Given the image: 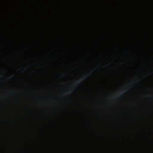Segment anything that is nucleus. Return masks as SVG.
Wrapping results in <instances>:
<instances>
[{"label": "nucleus", "mask_w": 153, "mask_h": 153, "mask_svg": "<svg viewBox=\"0 0 153 153\" xmlns=\"http://www.w3.org/2000/svg\"><path fill=\"white\" fill-rule=\"evenodd\" d=\"M80 84V83H78L77 84V85H79V84Z\"/></svg>", "instance_id": "nucleus-9"}, {"label": "nucleus", "mask_w": 153, "mask_h": 153, "mask_svg": "<svg viewBox=\"0 0 153 153\" xmlns=\"http://www.w3.org/2000/svg\"><path fill=\"white\" fill-rule=\"evenodd\" d=\"M121 25L122 30H124L125 28L126 21V14L127 10V7L125 6H121L120 8Z\"/></svg>", "instance_id": "nucleus-2"}, {"label": "nucleus", "mask_w": 153, "mask_h": 153, "mask_svg": "<svg viewBox=\"0 0 153 153\" xmlns=\"http://www.w3.org/2000/svg\"><path fill=\"white\" fill-rule=\"evenodd\" d=\"M123 42V38L122 37L121 38V42L122 43Z\"/></svg>", "instance_id": "nucleus-7"}, {"label": "nucleus", "mask_w": 153, "mask_h": 153, "mask_svg": "<svg viewBox=\"0 0 153 153\" xmlns=\"http://www.w3.org/2000/svg\"><path fill=\"white\" fill-rule=\"evenodd\" d=\"M122 36H125V33L123 32L122 33Z\"/></svg>", "instance_id": "nucleus-6"}, {"label": "nucleus", "mask_w": 153, "mask_h": 153, "mask_svg": "<svg viewBox=\"0 0 153 153\" xmlns=\"http://www.w3.org/2000/svg\"><path fill=\"white\" fill-rule=\"evenodd\" d=\"M128 92V90H127L126 91H125L121 93L119 95V97L120 98H122L124 96V95H125Z\"/></svg>", "instance_id": "nucleus-3"}, {"label": "nucleus", "mask_w": 153, "mask_h": 153, "mask_svg": "<svg viewBox=\"0 0 153 153\" xmlns=\"http://www.w3.org/2000/svg\"><path fill=\"white\" fill-rule=\"evenodd\" d=\"M112 1L113 3V61H115V0L114 1Z\"/></svg>", "instance_id": "nucleus-1"}, {"label": "nucleus", "mask_w": 153, "mask_h": 153, "mask_svg": "<svg viewBox=\"0 0 153 153\" xmlns=\"http://www.w3.org/2000/svg\"><path fill=\"white\" fill-rule=\"evenodd\" d=\"M122 153H123L122 152Z\"/></svg>", "instance_id": "nucleus-10"}, {"label": "nucleus", "mask_w": 153, "mask_h": 153, "mask_svg": "<svg viewBox=\"0 0 153 153\" xmlns=\"http://www.w3.org/2000/svg\"><path fill=\"white\" fill-rule=\"evenodd\" d=\"M122 136L123 137V142L124 141V138L125 137V135L124 134H122Z\"/></svg>", "instance_id": "nucleus-4"}, {"label": "nucleus", "mask_w": 153, "mask_h": 153, "mask_svg": "<svg viewBox=\"0 0 153 153\" xmlns=\"http://www.w3.org/2000/svg\"><path fill=\"white\" fill-rule=\"evenodd\" d=\"M88 78V77H86V78H83V79H82V80H81V82H83V81H84V80H86V79H87Z\"/></svg>", "instance_id": "nucleus-5"}, {"label": "nucleus", "mask_w": 153, "mask_h": 153, "mask_svg": "<svg viewBox=\"0 0 153 153\" xmlns=\"http://www.w3.org/2000/svg\"><path fill=\"white\" fill-rule=\"evenodd\" d=\"M124 88H123V89H122V90H124Z\"/></svg>", "instance_id": "nucleus-8"}]
</instances>
